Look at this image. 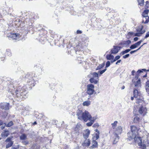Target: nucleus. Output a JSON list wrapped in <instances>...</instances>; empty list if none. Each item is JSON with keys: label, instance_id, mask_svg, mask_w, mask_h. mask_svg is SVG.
<instances>
[{"label": "nucleus", "instance_id": "nucleus-60", "mask_svg": "<svg viewBox=\"0 0 149 149\" xmlns=\"http://www.w3.org/2000/svg\"><path fill=\"white\" fill-rule=\"evenodd\" d=\"M37 124V123L36 122H35L33 123V125H36Z\"/></svg>", "mask_w": 149, "mask_h": 149}, {"label": "nucleus", "instance_id": "nucleus-39", "mask_svg": "<svg viewBox=\"0 0 149 149\" xmlns=\"http://www.w3.org/2000/svg\"><path fill=\"white\" fill-rule=\"evenodd\" d=\"M13 125V122L12 121H10L7 124L6 126L8 127H10L12 126Z\"/></svg>", "mask_w": 149, "mask_h": 149}, {"label": "nucleus", "instance_id": "nucleus-1", "mask_svg": "<svg viewBox=\"0 0 149 149\" xmlns=\"http://www.w3.org/2000/svg\"><path fill=\"white\" fill-rule=\"evenodd\" d=\"M77 116L78 119L83 120L85 122L92 119L90 113L87 111H82L81 110H78L77 112Z\"/></svg>", "mask_w": 149, "mask_h": 149}, {"label": "nucleus", "instance_id": "nucleus-11", "mask_svg": "<svg viewBox=\"0 0 149 149\" xmlns=\"http://www.w3.org/2000/svg\"><path fill=\"white\" fill-rule=\"evenodd\" d=\"M0 106L1 108L5 110L8 109H9V104L7 103H2Z\"/></svg>", "mask_w": 149, "mask_h": 149}, {"label": "nucleus", "instance_id": "nucleus-61", "mask_svg": "<svg viewBox=\"0 0 149 149\" xmlns=\"http://www.w3.org/2000/svg\"><path fill=\"white\" fill-rule=\"evenodd\" d=\"M147 77V74H145L144 76H143V77Z\"/></svg>", "mask_w": 149, "mask_h": 149}, {"label": "nucleus", "instance_id": "nucleus-44", "mask_svg": "<svg viewBox=\"0 0 149 149\" xmlns=\"http://www.w3.org/2000/svg\"><path fill=\"white\" fill-rule=\"evenodd\" d=\"M110 65V62L109 61H107L106 62V68H107L109 67Z\"/></svg>", "mask_w": 149, "mask_h": 149}, {"label": "nucleus", "instance_id": "nucleus-49", "mask_svg": "<svg viewBox=\"0 0 149 149\" xmlns=\"http://www.w3.org/2000/svg\"><path fill=\"white\" fill-rule=\"evenodd\" d=\"M136 52H137V50H136L132 51H131L130 52V53L132 54L133 53H134Z\"/></svg>", "mask_w": 149, "mask_h": 149}, {"label": "nucleus", "instance_id": "nucleus-17", "mask_svg": "<svg viewBox=\"0 0 149 149\" xmlns=\"http://www.w3.org/2000/svg\"><path fill=\"white\" fill-rule=\"evenodd\" d=\"M96 118L94 117L92 118V119L90 120H89L90 121L86 123V125L88 126H91L94 123V121L95 120Z\"/></svg>", "mask_w": 149, "mask_h": 149}, {"label": "nucleus", "instance_id": "nucleus-29", "mask_svg": "<svg viewBox=\"0 0 149 149\" xmlns=\"http://www.w3.org/2000/svg\"><path fill=\"white\" fill-rule=\"evenodd\" d=\"M13 144V141H10V142H9L6 146V148H8L12 146Z\"/></svg>", "mask_w": 149, "mask_h": 149}, {"label": "nucleus", "instance_id": "nucleus-28", "mask_svg": "<svg viewBox=\"0 0 149 149\" xmlns=\"http://www.w3.org/2000/svg\"><path fill=\"white\" fill-rule=\"evenodd\" d=\"M26 136L25 134H23L20 136V139L21 140H24L26 139Z\"/></svg>", "mask_w": 149, "mask_h": 149}, {"label": "nucleus", "instance_id": "nucleus-21", "mask_svg": "<svg viewBox=\"0 0 149 149\" xmlns=\"http://www.w3.org/2000/svg\"><path fill=\"white\" fill-rule=\"evenodd\" d=\"M91 75H92L93 77V78H97V79H98V76H99V74H98L96 72H93L92 73H91L89 74V76H91Z\"/></svg>", "mask_w": 149, "mask_h": 149}, {"label": "nucleus", "instance_id": "nucleus-64", "mask_svg": "<svg viewBox=\"0 0 149 149\" xmlns=\"http://www.w3.org/2000/svg\"><path fill=\"white\" fill-rule=\"evenodd\" d=\"M146 44V43H144V44H143V45H145V44Z\"/></svg>", "mask_w": 149, "mask_h": 149}, {"label": "nucleus", "instance_id": "nucleus-32", "mask_svg": "<svg viewBox=\"0 0 149 149\" xmlns=\"http://www.w3.org/2000/svg\"><path fill=\"white\" fill-rule=\"evenodd\" d=\"M117 123L118 121H114L113 123L111 124L112 127L113 129L115 128V127H116Z\"/></svg>", "mask_w": 149, "mask_h": 149}, {"label": "nucleus", "instance_id": "nucleus-46", "mask_svg": "<svg viewBox=\"0 0 149 149\" xmlns=\"http://www.w3.org/2000/svg\"><path fill=\"white\" fill-rule=\"evenodd\" d=\"M22 142L23 143V144H24L25 145L28 144L29 143V142L27 141H22Z\"/></svg>", "mask_w": 149, "mask_h": 149}, {"label": "nucleus", "instance_id": "nucleus-38", "mask_svg": "<svg viewBox=\"0 0 149 149\" xmlns=\"http://www.w3.org/2000/svg\"><path fill=\"white\" fill-rule=\"evenodd\" d=\"M146 69H142V70H139L137 72V74L140 73L141 72H143V71H146Z\"/></svg>", "mask_w": 149, "mask_h": 149}, {"label": "nucleus", "instance_id": "nucleus-16", "mask_svg": "<svg viewBox=\"0 0 149 149\" xmlns=\"http://www.w3.org/2000/svg\"><path fill=\"white\" fill-rule=\"evenodd\" d=\"M122 128L121 126L118 127L115 131V134L117 135L120 134L122 131Z\"/></svg>", "mask_w": 149, "mask_h": 149}, {"label": "nucleus", "instance_id": "nucleus-3", "mask_svg": "<svg viewBox=\"0 0 149 149\" xmlns=\"http://www.w3.org/2000/svg\"><path fill=\"white\" fill-rule=\"evenodd\" d=\"M149 10L146 9L145 10L143 13L142 16L143 17L145 18V19H146V20L144 22V19H143V20L142 22V23L146 24L148 23L149 22V16H148V14L149 12Z\"/></svg>", "mask_w": 149, "mask_h": 149}, {"label": "nucleus", "instance_id": "nucleus-51", "mask_svg": "<svg viewBox=\"0 0 149 149\" xmlns=\"http://www.w3.org/2000/svg\"><path fill=\"white\" fill-rule=\"evenodd\" d=\"M121 60H118L117 61V62L116 63V65L118 64V63H120L121 62Z\"/></svg>", "mask_w": 149, "mask_h": 149}, {"label": "nucleus", "instance_id": "nucleus-55", "mask_svg": "<svg viewBox=\"0 0 149 149\" xmlns=\"http://www.w3.org/2000/svg\"><path fill=\"white\" fill-rule=\"evenodd\" d=\"M3 124V122L1 121L0 120V126L2 125Z\"/></svg>", "mask_w": 149, "mask_h": 149}, {"label": "nucleus", "instance_id": "nucleus-26", "mask_svg": "<svg viewBox=\"0 0 149 149\" xmlns=\"http://www.w3.org/2000/svg\"><path fill=\"white\" fill-rule=\"evenodd\" d=\"M106 58L107 60H111L113 59L114 57L113 55L110 54L107 55Z\"/></svg>", "mask_w": 149, "mask_h": 149}, {"label": "nucleus", "instance_id": "nucleus-62", "mask_svg": "<svg viewBox=\"0 0 149 149\" xmlns=\"http://www.w3.org/2000/svg\"><path fill=\"white\" fill-rule=\"evenodd\" d=\"M12 149H17V148H14V147H12Z\"/></svg>", "mask_w": 149, "mask_h": 149}, {"label": "nucleus", "instance_id": "nucleus-14", "mask_svg": "<svg viewBox=\"0 0 149 149\" xmlns=\"http://www.w3.org/2000/svg\"><path fill=\"white\" fill-rule=\"evenodd\" d=\"M90 134V131L89 129H86L83 133V136L84 138L86 139H87L88 137Z\"/></svg>", "mask_w": 149, "mask_h": 149}, {"label": "nucleus", "instance_id": "nucleus-42", "mask_svg": "<svg viewBox=\"0 0 149 149\" xmlns=\"http://www.w3.org/2000/svg\"><path fill=\"white\" fill-rule=\"evenodd\" d=\"M106 70L107 69H105L100 71V74H99V76H100L103 73H104Z\"/></svg>", "mask_w": 149, "mask_h": 149}, {"label": "nucleus", "instance_id": "nucleus-7", "mask_svg": "<svg viewBox=\"0 0 149 149\" xmlns=\"http://www.w3.org/2000/svg\"><path fill=\"white\" fill-rule=\"evenodd\" d=\"M139 135H137L135 138L134 139V140L136 143H137L138 145L140 146V148H141V146L142 144V140L141 137L138 136Z\"/></svg>", "mask_w": 149, "mask_h": 149}, {"label": "nucleus", "instance_id": "nucleus-10", "mask_svg": "<svg viewBox=\"0 0 149 149\" xmlns=\"http://www.w3.org/2000/svg\"><path fill=\"white\" fill-rule=\"evenodd\" d=\"M7 36L8 37H10L13 39H17L19 38V35L16 34V33H8L7 35Z\"/></svg>", "mask_w": 149, "mask_h": 149}, {"label": "nucleus", "instance_id": "nucleus-13", "mask_svg": "<svg viewBox=\"0 0 149 149\" xmlns=\"http://www.w3.org/2000/svg\"><path fill=\"white\" fill-rule=\"evenodd\" d=\"M9 133L8 130H3L1 134V136L3 138H5L9 135Z\"/></svg>", "mask_w": 149, "mask_h": 149}, {"label": "nucleus", "instance_id": "nucleus-40", "mask_svg": "<svg viewBox=\"0 0 149 149\" xmlns=\"http://www.w3.org/2000/svg\"><path fill=\"white\" fill-rule=\"evenodd\" d=\"M137 47V46H136L135 44H134L131 45L130 47V48L131 49H135Z\"/></svg>", "mask_w": 149, "mask_h": 149}, {"label": "nucleus", "instance_id": "nucleus-5", "mask_svg": "<svg viewBox=\"0 0 149 149\" xmlns=\"http://www.w3.org/2000/svg\"><path fill=\"white\" fill-rule=\"evenodd\" d=\"M94 86L91 84H90L87 86V93L90 95H92L94 92Z\"/></svg>", "mask_w": 149, "mask_h": 149}, {"label": "nucleus", "instance_id": "nucleus-22", "mask_svg": "<svg viewBox=\"0 0 149 149\" xmlns=\"http://www.w3.org/2000/svg\"><path fill=\"white\" fill-rule=\"evenodd\" d=\"M89 81L91 83H94L95 84H96L98 82V80H95L94 79V78L93 77L91 78Z\"/></svg>", "mask_w": 149, "mask_h": 149}, {"label": "nucleus", "instance_id": "nucleus-34", "mask_svg": "<svg viewBox=\"0 0 149 149\" xmlns=\"http://www.w3.org/2000/svg\"><path fill=\"white\" fill-rule=\"evenodd\" d=\"M12 138V137H8L6 140L5 142H10V141H13L11 140Z\"/></svg>", "mask_w": 149, "mask_h": 149}, {"label": "nucleus", "instance_id": "nucleus-9", "mask_svg": "<svg viewBox=\"0 0 149 149\" xmlns=\"http://www.w3.org/2000/svg\"><path fill=\"white\" fill-rule=\"evenodd\" d=\"M147 109L145 107L142 106L140 107L138 110L139 113L141 114L144 115L146 113Z\"/></svg>", "mask_w": 149, "mask_h": 149}, {"label": "nucleus", "instance_id": "nucleus-27", "mask_svg": "<svg viewBox=\"0 0 149 149\" xmlns=\"http://www.w3.org/2000/svg\"><path fill=\"white\" fill-rule=\"evenodd\" d=\"M143 26L142 25L138 27L136 29L137 32H142L144 30H143Z\"/></svg>", "mask_w": 149, "mask_h": 149}, {"label": "nucleus", "instance_id": "nucleus-23", "mask_svg": "<svg viewBox=\"0 0 149 149\" xmlns=\"http://www.w3.org/2000/svg\"><path fill=\"white\" fill-rule=\"evenodd\" d=\"M91 104V102L89 100H87L84 102L83 103V105L84 106H88Z\"/></svg>", "mask_w": 149, "mask_h": 149}, {"label": "nucleus", "instance_id": "nucleus-54", "mask_svg": "<svg viewBox=\"0 0 149 149\" xmlns=\"http://www.w3.org/2000/svg\"><path fill=\"white\" fill-rule=\"evenodd\" d=\"M95 131L97 132V133H100L99 131L97 129H96Z\"/></svg>", "mask_w": 149, "mask_h": 149}, {"label": "nucleus", "instance_id": "nucleus-6", "mask_svg": "<svg viewBox=\"0 0 149 149\" xmlns=\"http://www.w3.org/2000/svg\"><path fill=\"white\" fill-rule=\"evenodd\" d=\"M143 141L141 146V149H146V146H149V141L148 138L145 139L143 138Z\"/></svg>", "mask_w": 149, "mask_h": 149}, {"label": "nucleus", "instance_id": "nucleus-53", "mask_svg": "<svg viewBox=\"0 0 149 149\" xmlns=\"http://www.w3.org/2000/svg\"><path fill=\"white\" fill-rule=\"evenodd\" d=\"M138 38L137 37H135L134 40V41H136L138 40Z\"/></svg>", "mask_w": 149, "mask_h": 149}, {"label": "nucleus", "instance_id": "nucleus-2", "mask_svg": "<svg viewBox=\"0 0 149 149\" xmlns=\"http://www.w3.org/2000/svg\"><path fill=\"white\" fill-rule=\"evenodd\" d=\"M131 131L127 133L128 139L130 140L134 139L137 135H139L138 129L135 126H131Z\"/></svg>", "mask_w": 149, "mask_h": 149}, {"label": "nucleus", "instance_id": "nucleus-36", "mask_svg": "<svg viewBox=\"0 0 149 149\" xmlns=\"http://www.w3.org/2000/svg\"><path fill=\"white\" fill-rule=\"evenodd\" d=\"M100 133H96L95 134V135L94 137V138H95L96 140L99 137Z\"/></svg>", "mask_w": 149, "mask_h": 149}, {"label": "nucleus", "instance_id": "nucleus-33", "mask_svg": "<svg viewBox=\"0 0 149 149\" xmlns=\"http://www.w3.org/2000/svg\"><path fill=\"white\" fill-rule=\"evenodd\" d=\"M130 51V49H126V50H125L124 51H123L121 53V54H122V55H123L125 54H126V53Z\"/></svg>", "mask_w": 149, "mask_h": 149}, {"label": "nucleus", "instance_id": "nucleus-47", "mask_svg": "<svg viewBox=\"0 0 149 149\" xmlns=\"http://www.w3.org/2000/svg\"><path fill=\"white\" fill-rule=\"evenodd\" d=\"M134 34V33L132 32H129L128 33V35L129 36H132Z\"/></svg>", "mask_w": 149, "mask_h": 149}, {"label": "nucleus", "instance_id": "nucleus-52", "mask_svg": "<svg viewBox=\"0 0 149 149\" xmlns=\"http://www.w3.org/2000/svg\"><path fill=\"white\" fill-rule=\"evenodd\" d=\"M77 33H81L82 31H81L77 30Z\"/></svg>", "mask_w": 149, "mask_h": 149}, {"label": "nucleus", "instance_id": "nucleus-25", "mask_svg": "<svg viewBox=\"0 0 149 149\" xmlns=\"http://www.w3.org/2000/svg\"><path fill=\"white\" fill-rule=\"evenodd\" d=\"M97 142L95 141H93V145L91 146L92 148H94L97 147Z\"/></svg>", "mask_w": 149, "mask_h": 149}, {"label": "nucleus", "instance_id": "nucleus-8", "mask_svg": "<svg viewBox=\"0 0 149 149\" xmlns=\"http://www.w3.org/2000/svg\"><path fill=\"white\" fill-rule=\"evenodd\" d=\"M134 97L136 99L141 96L140 92L138 91L137 89H134L133 91Z\"/></svg>", "mask_w": 149, "mask_h": 149}, {"label": "nucleus", "instance_id": "nucleus-41", "mask_svg": "<svg viewBox=\"0 0 149 149\" xmlns=\"http://www.w3.org/2000/svg\"><path fill=\"white\" fill-rule=\"evenodd\" d=\"M120 58V56L119 55L115 57L114 59V61H116V60L119 59Z\"/></svg>", "mask_w": 149, "mask_h": 149}, {"label": "nucleus", "instance_id": "nucleus-24", "mask_svg": "<svg viewBox=\"0 0 149 149\" xmlns=\"http://www.w3.org/2000/svg\"><path fill=\"white\" fill-rule=\"evenodd\" d=\"M145 30H143L142 32H138V33H136L134 34V36H141V35L145 33Z\"/></svg>", "mask_w": 149, "mask_h": 149}, {"label": "nucleus", "instance_id": "nucleus-43", "mask_svg": "<svg viewBox=\"0 0 149 149\" xmlns=\"http://www.w3.org/2000/svg\"><path fill=\"white\" fill-rule=\"evenodd\" d=\"M131 43V41L128 40L125 42L124 44H125L129 45Z\"/></svg>", "mask_w": 149, "mask_h": 149}, {"label": "nucleus", "instance_id": "nucleus-19", "mask_svg": "<svg viewBox=\"0 0 149 149\" xmlns=\"http://www.w3.org/2000/svg\"><path fill=\"white\" fill-rule=\"evenodd\" d=\"M119 139V137L118 136V135L115 134L114 136L113 137V144H116L118 141Z\"/></svg>", "mask_w": 149, "mask_h": 149}, {"label": "nucleus", "instance_id": "nucleus-30", "mask_svg": "<svg viewBox=\"0 0 149 149\" xmlns=\"http://www.w3.org/2000/svg\"><path fill=\"white\" fill-rule=\"evenodd\" d=\"M139 4L141 6H143L144 5V0H138Z\"/></svg>", "mask_w": 149, "mask_h": 149}, {"label": "nucleus", "instance_id": "nucleus-50", "mask_svg": "<svg viewBox=\"0 0 149 149\" xmlns=\"http://www.w3.org/2000/svg\"><path fill=\"white\" fill-rule=\"evenodd\" d=\"M135 72V71L134 70H133L132 72V74L133 75H134V74Z\"/></svg>", "mask_w": 149, "mask_h": 149}, {"label": "nucleus", "instance_id": "nucleus-20", "mask_svg": "<svg viewBox=\"0 0 149 149\" xmlns=\"http://www.w3.org/2000/svg\"><path fill=\"white\" fill-rule=\"evenodd\" d=\"M90 144V140L86 139L84 143V146H89Z\"/></svg>", "mask_w": 149, "mask_h": 149}, {"label": "nucleus", "instance_id": "nucleus-35", "mask_svg": "<svg viewBox=\"0 0 149 149\" xmlns=\"http://www.w3.org/2000/svg\"><path fill=\"white\" fill-rule=\"evenodd\" d=\"M104 65V64H102L100 65L97 67L96 69L97 70L103 68Z\"/></svg>", "mask_w": 149, "mask_h": 149}, {"label": "nucleus", "instance_id": "nucleus-45", "mask_svg": "<svg viewBox=\"0 0 149 149\" xmlns=\"http://www.w3.org/2000/svg\"><path fill=\"white\" fill-rule=\"evenodd\" d=\"M129 54H127L123 56V58H128L129 56Z\"/></svg>", "mask_w": 149, "mask_h": 149}, {"label": "nucleus", "instance_id": "nucleus-57", "mask_svg": "<svg viewBox=\"0 0 149 149\" xmlns=\"http://www.w3.org/2000/svg\"><path fill=\"white\" fill-rule=\"evenodd\" d=\"M143 46V45H141L139 48L138 49H137L136 50H137V51H138V50H139V49H140V48H141V47H142Z\"/></svg>", "mask_w": 149, "mask_h": 149}, {"label": "nucleus", "instance_id": "nucleus-63", "mask_svg": "<svg viewBox=\"0 0 149 149\" xmlns=\"http://www.w3.org/2000/svg\"><path fill=\"white\" fill-rule=\"evenodd\" d=\"M1 127V129H3V128H4V127Z\"/></svg>", "mask_w": 149, "mask_h": 149}, {"label": "nucleus", "instance_id": "nucleus-18", "mask_svg": "<svg viewBox=\"0 0 149 149\" xmlns=\"http://www.w3.org/2000/svg\"><path fill=\"white\" fill-rule=\"evenodd\" d=\"M16 94L17 97H20L23 94V91L22 90H18L16 92Z\"/></svg>", "mask_w": 149, "mask_h": 149}, {"label": "nucleus", "instance_id": "nucleus-15", "mask_svg": "<svg viewBox=\"0 0 149 149\" xmlns=\"http://www.w3.org/2000/svg\"><path fill=\"white\" fill-rule=\"evenodd\" d=\"M136 102L140 105H142L144 103L143 99L142 96L136 99Z\"/></svg>", "mask_w": 149, "mask_h": 149}, {"label": "nucleus", "instance_id": "nucleus-37", "mask_svg": "<svg viewBox=\"0 0 149 149\" xmlns=\"http://www.w3.org/2000/svg\"><path fill=\"white\" fill-rule=\"evenodd\" d=\"M142 42V40H141L139 41V42H137L136 43H135L134 44L136 46H137V47L139 45H140L141 43Z\"/></svg>", "mask_w": 149, "mask_h": 149}, {"label": "nucleus", "instance_id": "nucleus-31", "mask_svg": "<svg viewBox=\"0 0 149 149\" xmlns=\"http://www.w3.org/2000/svg\"><path fill=\"white\" fill-rule=\"evenodd\" d=\"M140 120V118L138 116H136L134 118V121L135 123H137Z\"/></svg>", "mask_w": 149, "mask_h": 149}, {"label": "nucleus", "instance_id": "nucleus-58", "mask_svg": "<svg viewBox=\"0 0 149 149\" xmlns=\"http://www.w3.org/2000/svg\"><path fill=\"white\" fill-rule=\"evenodd\" d=\"M125 87L124 86H123L122 87L121 89H124L125 88Z\"/></svg>", "mask_w": 149, "mask_h": 149}, {"label": "nucleus", "instance_id": "nucleus-12", "mask_svg": "<svg viewBox=\"0 0 149 149\" xmlns=\"http://www.w3.org/2000/svg\"><path fill=\"white\" fill-rule=\"evenodd\" d=\"M120 47L118 46H113V48L111 50V53L112 54H116L117 53L119 50H120Z\"/></svg>", "mask_w": 149, "mask_h": 149}, {"label": "nucleus", "instance_id": "nucleus-4", "mask_svg": "<svg viewBox=\"0 0 149 149\" xmlns=\"http://www.w3.org/2000/svg\"><path fill=\"white\" fill-rule=\"evenodd\" d=\"M133 84L134 86L137 88L141 86V80L140 78H138V77L136 76L134 79L133 80Z\"/></svg>", "mask_w": 149, "mask_h": 149}, {"label": "nucleus", "instance_id": "nucleus-59", "mask_svg": "<svg viewBox=\"0 0 149 149\" xmlns=\"http://www.w3.org/2000/svg\"><path fill=\"white\" fill-rule=\"evenodd\" d=\"M131 99L132 100H134V97H131Z\"/></svg>", "mask_w": 149, "mask_h": 149}, {"label": "nucleus", "instance_id": "nucleus-56", "mask_svg": "<svg viewBox=\"0 0 149 149\" xmlns=\"http://www.w3.org/2000/svg\"><path fill=\"white\" fill-rule=\"evenodd\" d=\"M115 61H114V59H113V60H111V63H113Z\"/></svg>", "mask_w": 149, "mask_h": 149}, {"label": "nucleus", "instance_id": "nucleus-48", "mask_svg": "<svg viewBox=\"0 0 149 149\" xmlns=\"http://www.w3.org/2000/svg\"><path fill=\"white\" fill-rule=\"evenodd\" d=\"M149 37V32H147L145 37V38H146Z\"/></svg>", "mask_w": 149, "mask_h": 149}]
</instances>
